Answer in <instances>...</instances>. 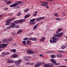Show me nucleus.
Returning <instances> with one entry per match:
<instances>
[{
	"label": "nucleus",
	"mask_w": 67,
	"mask_h": 67,
	"mask_svg": "<svg viewBox=\"0 0 67 67\" xmlns=\"http://www.w3.org/2000/svg\"><path fill=\"white\" fill-rule=\"evenodd\" d=\"M8 40L9 42H11V41H12V40H13V39H12V38H9Z\"/></svg>",
	"instance_id": "obj_34"
},
{
	"label": "nucleus",
	"mask_w": 67,
	"mask_h": 67,
	"mask_svg": "<svg viewBox=\"0 0 67 67\" xmlns=\"http://www.w3.org/2000/svg\"><path fill=\"white\" fill-rule=\"evenodd\" d=\"M19 27V26L18 25L16 26L15 27V28H18V27Z\"/></svg>",
	"instance_id": "obj_52"
},
{
	"label": "nucleus",
	"mask_w": 67,
	"mask_h": 67,
	"mask_svg": "<svg viewBox=\"0 0 67 67\" xmlns=\"http://www.w3.org/2000/svg\"><path fill=\"white\" fill-rule=\"evenodd\" d=\"M52 39H52L50 40V42L51 43H56L57 40V38L55 37H52Z\"/></svg>",
	"instance_id": "obj_1"
},
{
	"label": "nucleus",
	"mask_w": 67,
	"mask_h": 67,
	"mask_svg": "<svg viewBox=\"0 0 67 67\" xmlns=\"http://www.w3.org/2000/svg\"><path fill=\"white\" fill-rule=\"evenodd\" d=\"M29 11V9H25L24 10V12H27V11Z\"/></svg>",
	"instance_id": "obj_31"
},
{
	"label": "nucleus",
	"mask_w": 67,
	"mask_h": 67,
	"mask_svg": "<svg viewBox=\"0 0 67 67\" xmlns=\"http://www.w3.org/2000/svg\"><path fill=\"white\" fill-rule=\"evenodd\" d=\"M62 14H63V15H65V13H62Z\"/></svg>",
	"instance_id": "obj_54"
},
{
	"label": "nucleus",
	"mask_w": 67,
	"mask_h": 67,
	"mask_svg": "<svg viewBox=\"0 0 67 67\" xmlns=\"http://www.w3.org/2000/svg\"><path fill=\"white\" fill-rule=\"evenodd\" d=\"M37 40V38H32V41H35Z\"/></svg>",
	"instance_id": "obj_29"
},
{
	"label": "nucleus",
	"mask_w": 67,
	"mask_h": 67,
	"mask_svg": "<svg viewBox=\"0 0 67 67\" xmlns=\"http://www.w3.org/2000/svg\"><path fill=\"white\" fill-rule=\"evenodd\" d=\"M22 32V30H19L17 32V34H20V33H21Z\"/></svg>",
	"instance_id": "obj_23"
},
{
	"label": "nucleus",
	"mask_w": 67,
	"mask_h": 67,
	"mask_svg": "<svg viewBox=\"0 0 67 67\" xmlns=\"http://www.w3.org/2000/svg\"><path fill=\"white\" fill-rule=\"evenodd\" d=\"M22 14V13L21 12H20L19 13H18V14L17 15V16H20Z\"/></svg>",
	"instance_id": "obj_36"
},
{
	"label": "nucleus",
	"mask_w": 67,
	"mask_h": 67,
	"mask_svg": "<svg viewBox=\"0 0 67 67\" xmlns=\"http://www.w3.org/2000/svg\"><path fill=\"white\" fill-rule=\"evenodd\" d=\"M22 61V60L19 59L18 61H14V64H16V65H18L19 64H21Z\"/></svg>",
	"instance_id": "obj_6"
},
{
	"label": "nucleus",
	"mask_w": 67,
	"mask_h": 67,
	"mask_svg": "<svg viewBox=\"0 0 67 67\" xmlns=\"http://www.w3.org/2000/svg\"><path fill=\"white\" fill-rule=\"evenodd\" d=\"M62 30V28H59V32H60V31H61Z\"/></svg>",
	"instance_id": "obj_51"
},
{
	"label": "nucleus",
	"mask_w": 67,
	"mask_h": 67,
	"mask_svg": "<svg viewBox=\"0 0 67 67\" xmlns=\"http://www.w3.org/2000/svg\"><path fill=\"white\" fill-rule=\"evenodd\" d=\"M55 55L54 54H52L51 55V57L52 58H55Z\"/></svg>",
	"instance_id": "obj_27"
},
{
	"label": "nucleus",
	"mask_w": 67,
	"mask_h": 67,
	"mask_svg": "<svg viewBox=\"0 0 67 67\" xmlns=\"http://www.w3.org/2000/svg\"><path fill=\"white\" fill-rule=\"evenodd\" d=\"M29 24L31 25H34V24H35V22L31 21H30Z\"/></svg>",
	"instance_id": "obj_15"
},
{
	"label": "nucleus",
	"mask_w": 67,
	"mask_h": 67,
	"mask_svg": "<svg viewBox=\"0 0 67 67\" xmlns=\"http://www.w3.org/2000/svg\"><path fill=\"white\" fill-rule=\"evenodd\" d=\"M11 26H8L7 27V29H11Z\"/></svg>",
	"instance_id": "obj_41"
},
{
	"label": "nucleus",
	"mask_w": 67,
	"mask_h": 67,
	"mask_svg": "<svg viewBox=\"0 0 67 67\" xmlns=\"http://www.w3.org/2000/svg\"><path fill=\"white\" fill-rule=\"evenodd\" d=\"M42 4H40L41 5H42V6H45V7H46L47 9H49V7L48 6V5H47V4L48 3V2H42Z\"/></svg>",
	"instance_id": "obj_2"
},
{
	"label": "nucleus",
	"mask_w": 67,
	"mask_h": 67,
	"mask_svg": "<svg viewBox=\"0 0 67 67\" xmlns=\"http://www.w3.org/2000/svg\"><path fill=\"white\" fill-rule=\"evenodd\" d=\"M29 57H26L25 58V59L26 61H28L29 60Z\"/></svg>",
	"instance_id": "obj_25"
},
{
	"label": "nucleus",
	"mask_w": 67,
	"mask_h": 67,
	"mask_svg": "<svg viewBox=\"0 0 67 67\" xmlns=\"http://www.w3.org/2000/svg\"><path fill=\"white\" fill-rule=\"evenodd\" d=\"M54 15H55V16H58V15L57 14L55 13L54 14Z\"/></svg>",
	"instance_id": "obj_47"
},
{
	"label": "nucleus",
	"mask_w": 67,
	"mask_h": 67,
	"mask_svg": "<svg viewBox=\"0 0 67 67\" xmlns=\"http://www.w3.org/2000/svg\"><path fill=\"white\" fill-rule=\"evenodd\" d=\"M14 23H15V24H18V23H19V21H14Z\"/></svg>",
	"instance_id": "obj_33"
},
{
	"label": "nucleus",
	"mask_w": 67,
	"mask_h": 67,
	"mask_svg": "<svg viewBox=\"0 0 67 67\" xmlns=\"http://www.w3.org/2000/svg\"><path fill=\"white\" fill-rule=\"evenodd\" d=\"M8 67H12V66H8Z\"/></svg>",
	"instance_id": "obj_60"
},
{
	"label": "nucleus",
	"mask_w": 67,
	"mask_h": 67,
	"mask_svg": "<svg viewBox=\"0 0 67 67\" xmlns=\"http://www.w3.org/2000/svg\"><path fill=\"white\" fill-rule=\"evenodd\" d=\"M43 56V54H41L40 55V56Z\"/></svg>",
	"instance_id": "obj_56"
},
{
	"label": "nucleus",
	"mask_w": 67,
	"mask_h": 67,
	"mask_svg": "<svg viewBox=\"0 0 67 67\" xmlns=\"http://www.w3.org/2000/svg\"><path fill=\"white\" fill-rule=\"evenodd\" d=\"M28 40L29 41L32 40V38H28Z\"/></svg>",
	"instance_id": "obj_44"
},
{
	"label": "nucleus",
	"mask_w": 67,
	"mask_h": 67,
	"mask_svg": "<svg viewBox=\"0 0 67 67\" xmlns=\"http://www.w3.org/2000/svg\"><path fill=\"white\" fill-rule=\"evenodd\" d=\"M63 56V55L61 54H59V58H61Z\"/></svg>",
	"instance_id": "obj_43"
},
{
	"label": "nucleus",
	"mask_w": 67,
	"mask_h": 67,
	"mask_svg": "<svg viewBox=\"0 0 67 67\" xmlns=\"http://www.w3.org/2000/svg\"><path fill=\"white\" fill-rule=\"evenodd\" d=\"M2 54H4V52H2Z\"/></svg>",
	"instance_id": "obj_59"
},
{
	"label": "nucleus",
	"mask_w": 67,
	"mask_h": 67,
	"mask_svg": "<svg viewBox=\"0 0 67 67\" xmlns=\"http://www.w3.org/2000/svg\"><path fill=\"white\" fill-rule=\"evenodd\" d=\"M63 34V32H61L59 34V37H61Z\"/></svg>",
	"instance_id": "obj_30"
},
{
	"label": "nucleus",
	"mask_w": 67,
	"mask_h": 67,
	"mask_svg": "<svg viewBox=\"0 0 67 67\" xmlns=\"http://www.w3.org/2000/svg\"><path fill=\"white\" fill-rule=\"evenodd\" d=\"M64 51L62 50H59V52L60 53H63Z\"/></svg>",
	"instance_id": "obj_45"
},
{
	"label": "nucleus",
	"mask_w": 67,
	"mask_h": 67,
	"mask_svg": "<svg viewBox=\"0 0 67 67\" xmlns=\"http://www.w3.org/2000/svg\"><path fill=\"white\" fill-rule=\"evenodd\" d=\"M7 63H10V64L11 63H13L14 62V60H8L7 61Z\"/></svg>",
	"instance_id": "obj_12"
},
{
	"label": "nucleus",
	"mask_w": 67,
	"mask_h": 67,
	"mask_svg": "<svg viewBox=\"0 0 67 67\" xmlns=\"http://www.w3.org/2000/svg\"><path fill=\"white\" fill-rule=\"evenodd\" d=\"M2 41L3 43H8V40L7 39H4Z\"/></svg>",
	"instance_id": "obj_14"
},
{
	"label": "nucleus",
	"mask_w": 67,
	"mask_h": 67,
	"mask_svg": "<svg viewBox=\"0 0 67 67\" xmlns=\"http://www.w3.org/2000/svg\"><path fill=\"white\" fill-rule=\"evenodd\" d=\"M59 67H66V66L65 65H63L62 66H60Z\"/></svg>",
	"instance_id": "obj_48"
},
{
	"label": "nucleus",
	"mask_w": 67,
	"mask_h": 67,
	"mask_svg": "<svg viewBox=\"0 0 67 67\" xmlns=\"http://www.w3.org/2000/svg\"><path fill=\"white\" fill-rule=\"evenodd\" d=\"M42 64V63L41 62H39L38 64H37L34 65V67H38L41 66V65Z\"/></svg>",
	"instance_id": "obj_8"
},
{
	"label": "nucleus",
	"mask_w": 67,
	"mask_h": 67,
	"mask_svg": "<svg viewBox=\"0 0 67 67\" xmlns=\"http://www.w3.org/2000/svg\"><path fill=\"white\" fill-rule=\"evenodd\" d=\"M24 19H20L19 20H18V22L19 23H22V22H24Z\"/></svg>",
	"instance_id": "obj_20"
},
{
	"label": "nucleus",
	"mask_w": 67,
	"mask_h": 67,
	"mask_svg": "<svg viewBox=\"0 0 67 67\" xmlns=\"http://www.w3.org/2000/svg\"><path fill=\"white\" fill-rule=\"evenodd\" d=\"M10 21H10L9 19H8L6 21V24L7 25H10Z\"/></svg>",
	"instance_id": "obj_11"
},
{
	"label": "nucleus",
	"mask_w": 67,
	"mask_h": 67,
	"mask_svg": "<svg viewBox=\"0 0 67 67\" xmlns=\"http://www.w3.org/2000/svg\"><path fill=\"white\" fill-rule=\"evenodd\" d=\"M16 66H17L18 67H20V65L19 64H15Z\"/></svg>",
	"instance_id": "obj_50"
},
{
	"label": "nucleus",
	"mask_w": 67,
	"mask_h": 67,
	"mask_svg": "<svg viewBox=\"0 0 67 67\" xmlns=\"http://www.w3.org/2000/svg\"><path fill=\"white\" fill-rule=\"evenodd\" d=\"M29 38L27 37H25V38L23 39V40L24 41H26V40H28Z\"/></svg>",
	"instance_id": "obj_37"
},
{
	"label": "nucleus",
	"mask_w": 67,
	"mask_h": 67,
	"mask_svg": "<svg viewBox=\"0 0 67 67\" xmlns=\"http://www.w3.org/2000/svg\"><path fill=\"white\" fill-rule=\"evenodd\" d=\"M35 14H33V15H34V16H36V15H37V12H35Z\"/></svg>",
	"instance_id": "obj_39"
},
{
	"label": "nucleus",
	"mask_w": 67,
	"mask_h": 67,
	"mask_svg": "<svg viewBox=\"0 0 67 67\" xmlns=\"http://www.w3.org/2000/svg\"><path fill=\"white\" fill-rule=\"evenodd\" d=\"M18 57V54H13L11 56L12 57L14 58H16V57Z\"/></svg>",
	"instance_id": "obj_10"
},
{
	"label": "nucleus",
	"mask_w": 67,
	"mask_h": 67,
	"mask_svg": "<svg viewBox=\"0 0 67 67\" xmlns=\"http://www.w3.org/2000/svg\"><path fill=\"white\" fill-rule=\"evenodd\" d=\"M3 0V1H5V0Z\"/></svg>",
	"instance_id": "obj_64"
},
{
	"label": "nucleus",
	"mask_w": 67,
	"mask_h": 67,
	"mask_svg": "<svg viewBox=\"0 0 67 67\" xmlns=\"http://www.w3.org/2000/svg\"><path fill=\"white\" fill-rule=\"evenodd\" d=\"M61 20V19L60 18H59V21H60Z\"/></svg>",
	"instance_id": "obj_58"
},
{
	"label": "nucleus",
	"mask_w": 67,
	"mask_h": 67,
	"mask_svg": "<svg viewBox=\"0 0 67 67\" xmlns=\"http://www.w3.org/2000/svg\"><path fill=\"white\" fill-rule=\"evenodd\" d=\"M51 53V51H48L46 52V54H48Z\"/></svg>",
	"instance_id": "obj_40"
},
{
	"label": "nucleus",
	"mask_w": 67,
	"mask_h": 67,
	"mask_svg": "<svg viewBox=\"0 0 67 67\" xmlns=\"http://www.w3.org/2000/svg\"><path fill=\"white\" fill-rule=\"evenodd\" d=\"M47 1H53V0H47Z\"/></svg>",
	"instance_id": "obj_55"
},
{
	"label": "nucleus",
	"mask_w": 67,
	"mask_h": 67,
	"mask_svg": "<svg viewBox=\"0 0 67 67\" xmlns=\"http://www.w3.org/2000/svg\"><path fill=\"white\" fill-rule=\"evenodd\" d=\"M22 43L23 45H25L26 44V41H22Z\"/></svg>",
	"instance_id": "obj_24"
},
{
	"label": "nucleus",
	"mask_w": 67,
	"mask_h": 67,
	"mask_svg": "<svg viewBox=\"0 0 67 67\" xmlns=\"http://www.w3.org/2000/svg\"><path fill=\"white\" fill-rule=\"evenodd\" d=\"M16 8H17V9H19V8H20V6L19 5H18L16 7Z\"/></svg>",
	"instance_id": "obj_49"
},
{
	"label": "nucleus",
	"mask_w": 67,
	"mask_h": 67,
	"mask_svg": "<svg viewBox=\"0 0 67 67\" xmlns=\"http://www.w3.org/2000/svg\"><path fill=\"white\" fill-rule=\"evenodd\" d=\"M31 65H34L35 64L34 63H32L31 64Z\"/></svg>",
	"instance_id": "obj_53"
},
{
	"label": "nucleus",
	"mask_w": 67,
	"mask_h": 67,
	"mask_svg": "<svg viewBox=\"0 0 67 67\" xmlns=\"http://www.w3.org/2000/svg\"><path fill=\"white\" fill-rule=\"evenodd\" d=\"M1 41H0V48H3L6 47L8 44V43H6L1 44Z\"/></svg>",
	"instance_id": "obj_3"
},
{
	"label": "nucleus",
	"mask_w": 67,
	"mask_h": 67,
	"mask_svg": "<svg viewBox=\"0 0 67 67\" xmlns=\"http://www.w3.org/2000/svg\"><path fill=\"white\" fill-rule=\"evenodd\" d=\"M51 62H52L53 64H54V65H58V64L56 63V61L53 59H51Z\"/></svg>",
	"instance_id": "obj_7"
},
{
	"label": "nucleus",
	"mask_w": 67,
	"mask_h": 67,
	"mask_svg": "<svg viewBox=\"0 0 67 67\" xmlns=\"http://www.w3.org/2000/svg\"><path fill=\"white\" fill-rule=\"evenodd\" d=\"M4 10H8V8H4Z\"/></svg>",
	"instance_id": "obj_46"
},
{
	"label": "nucleus",
	"mask_w": 67,
	"mask_h": 67,
	"mask_svg": "<svg viewBox=\"0 0 67 67\" xmlns=\"http://www.w3.org/2000/svg\"><path fill=\"white\" fill-rule=\"evenodd\" d=\"M26 53L27 54H34V52L30 49H28Z\"/></svg>",
	"instance_id": "obj_5"
},
{
	"label": "nucleus",
	"mask_w": 67,
	"mask_h": 67,
	"mask_svg": "<svg viewBox=\"0 0 67 67\" xmlns=\"http://www.w3.org/2000/svg\"><path fill=\"white\" fill-rule=\"evenodd\" d=\"M30 21H31V22H35V19L34 18L31 19L30 20Z\"/></svg>",
	"instance_id": "obj_26"
},
{
	"label": "nucleus",
	"mask_w": 67,
	"mask_h": 67,
	"mask_svg": "<svg viewBox=\"0 0 67 67\" xmlns=\"http://www.w3.org/2000/svg\"><path fill=\"white\" fill-rule=\"evenodd\" d=\"M44 67H51L49 64H44Z\"/></svg>",
	"instance_id": "obj_22"
},
{
	"label": "nucleus",
	"mask_w": 67,
	"mask_h": 67,
	"mask_svg": "<svg viewBox=\"0 0 67 67\" xmlns=\"http://www.w3.org/2000/svg\"><path fill=\"white\" fill-rule=\"evenodd\" d=\"M42 57H44V55H42Z\"/></svg>",
	"instance_id": "obj_61"
},
{
	"label": "nucleus",
	"mask_w": 67,
	"mask_h": 67,
	"mask_svg": "<svg viewBox=\"0 0 67 67\" xmlns=\"http://www.w3.org/2000/svg\"><path fill=\"white\" fill-rule=\"evenodd\" d=\"M10 3H11V1H9L7 2V4H10Z\"/></svg>",
	"instance_id": "obj_38"
},
{
	"label": "nucleus",
	"mask_w": 67,
	"mask_h": 67,
	"mask_svg": "<svg viewBox=\"0 0 67 67\" xmlns=\"http://www.w3.org/2000/svg\"><path fill=\"white\" fill-rule=\"evenodd\" d=\"M30 16V14H28L26 15L25 16L24 18L25 19H26V18H27L29 16Z\"/></svg>",
	"instance_id": "obj_28"
},
{
	"label": "nucleus",
	"mask_w": 67,
	"mask_h": 67,
	"mask_svg": "<svg viewBox=\"0 0 67 67\" xmlns=\"http://www.w3.org/2000/svg\"><path fill=\"white\" fill-rule=\"evenodd\" d=\"M57 56L58 57H59V56H58V55H57Z\"/></svg>",
	"instance_id": "obj_63"
},
{
	"label": "nucleus",
	"mask_w": 67,
	"mask_h": 67,
	"mask_svg": "<svg viewBox=\"0 0 67 67\" xmlns=\"http://www.w3.org/2000/svg\"><path fill=\"white\" fill-rule=\"evenodd\" d=\"M44 18H45V17H42L40 18H37L36 19V20L37 21H39V20H41V19H44Z\"/></svg>",
	"instance_id": "obj_13"
},
{
	"label": "nucleus",
	"mask_w": 67,
	"mask_h": 67,
	"mask_svg": "<svg viewBox=\"0 0 67 67\" xmlns=\"http://www.w3.org/2000/svg\"><path fill=\"white\" fill-rule=\"evenodd\" d=\"M10 51L12 52V53H14L16 52V50L15 49H13L10 50Z\"/></svg>",
	"instance_id": "obj_18"
},
{
	"label": "nucleus",
	"mask_w": 67,
	"mask_h": 67,
	"mask_svg": "<svg viewBox=\"0 0 67 67\" xmlns=\"http://www.w3.org/2000/svg\"><path fill=\"white\" fill-rule=\"evenodd\" d=\"M45 37H43V38H42L40 40V41L42 42V41H44V40H45Z\"/></svg>",
	"instance_id": "obj_35"
},
{
	"label": "nucleus",
	"mask_w": 67,
	"mask_h": 67,
	"mask_svg": "<svg viewBox=\"0 0 67 67\" xmlns=\"http://www.w3.org/2000/svg\"><path fill=\"white\" fill-rule=\"evenodd\" d=\"M56 33H57L56 34L54 35V36L56 37H59V29H58V30L56 32Z\"/></svg>",
	"instance_id": "obj_9"
},
{
	"label": "nucleus",
	"mask_w": 67,
	"mask_h": 67,
	"mask_svg": "<svg viewBox=\"0 0 67 67\" xmlns=\"http://www.w3.org/2000/svg\"><path fill=\"white\" fill-rule=\"evenodd\" d=\"M38 24H39V23H38L36 25H35L33 27V30H35L36 29V28H37V25H38Z\"/></svg>",
	"instance_id": "obj_16"
},
{
	"label": "nucleus",
	"mask_w": 67,
	"mask_h": 67,
	"mask_svg": "<svg viewBox=\"0 0 67 67\" xmlns=\"http://www.w3.org/2000/svg\"><path fill=\"white\" fill-rule=\"evenodd\" d=\"M22 1H19L17 2V3H15L11 5H10V7H16L17 5H18V4H19V3H22Z\"/></svg>",
	"instance_id": "obj_4"
},
{
	"label": "nucleus",
	"mask_w": 67,
	"mask_h": 67,
	"mask_svg": "<svg viewBox=\"0 0 67 67\" xmlns=\"http://www.w3.org/2000/svg\"><path fill=\"white\" fill-rule=\"evenodd\" d=\"M15 26V24L14 23H12L10 25V26L11 27H13V28H14V26Z\"/></svg>",
	"instance_id": "obj_19"
},
{
	"label": "nucleus",
	"mask_w": 67,
	"mask_h": 67,
	"mask_svg": "<svg viewBox=\"0 0 67 67\" xmlns=\"http://www.w3.org/2000/svg\"><path fill=\"white\" fill-rule=\"evenodd\" d=\"M15 18H12L10 19H9V20H10V21H12V20H15Z\"/></svg>",
	"instance_id": "obj_32"
},
{
	"label": "nucleus",
	"mask_w": 67,
	"mask_h": 67,
	"mask_svg": "<svg viewBox=\"0 0 67 67\" xmlns=\"http://www.w3.org/2000/svg\"><path fill=\"white\" fill-rule=\"evenodd\" d=\"M10 54V53L9 52H7L5 54V55H9Z\"/></svg>",
	"instance_id": "obj_42"
},
{
	"label": "nucleus",
	"mask_w": 67,
	"mask_h": 67,
	"mask_svg": "<svg viewBox=\"0 0 67 67\" xmlns=\"http://www.w3.org/2000/svg\"><path fill=\"white\" fill-rule=\"evenodd\" d=\"M31 43V41L29 40L27 41V44L28 45H30Z\"/></svg>",
	"instance_id": "obj_17"
},
{
	"label": "nucleus",
	"mask_w": 67,
	"mask_h": 67,
	"mask_svg": "<svg viewBox=\"0 0 67 67\" xmlns=\"http://www.w3.org/2000/svg\"><path fill=\"white\" fill-rule=\"evenodd\" d=\"M67 44H66V45L65 46H64V45H62V46L61 47V48L62 49H65L66 47H67Z\"/></svg>",
	"instance_id": "obj_21"
},
{
	"label": "nucleus",
	"mask_w": 67,
	"mask_h": 67,
	"mask_svg": "<svg viewBox=\"0 0 67 67\" xmlns=\"http://www.w3.org/2000/svg\"><path fill=\"white\" fill-rule=\"evenodd\" d=\"M65 60H66V62H67V59H65Z\"/></svg>",
	"instance_id": "obj_62"
},
{
	"label": "nucleus",
	"mask_w": 67,
	"mask_h": 67,
	"mask_svg": "<svg viewBox=\"0 0 67 67\" xmlns=\"http://www.w3.org/2000/svg\"><path fill=\"white\" fill-rule=\"evenodd\" d=\"M59 19V18H57L56 19V20H58Z\"/></svg>",
	"instance_id": "obj_57"
}]
</instances>
